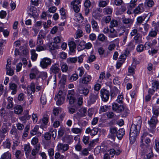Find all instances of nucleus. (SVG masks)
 Wrapping results in <instances>:
<instances>
[{"label":"nucleus","instance_id":"nucleus-1","mask_svg":"<svg viewBox=\"0 0 159 159\" xmlns=\"http://www.w3.org/2000/svg\"><path fill=\"white\" fill-rule=\"evenodd\" d=\"M140 129H139L137 126L134 125H132L130 129L129 138L130 142H133L135 141L136 137L139 134Z\"/></svg>","mask_w":159,"mask_h":159},{"label":"nucleus","instance_id":"nucleus-2","mask_svg":"<svg viewBox=\"0 0 159 159\" xmlns=\"http://www.w3.org/2000/svg\"><path fill=\"white\" fill-rule=\"evenodd\" d=\"M99 92L94 91L90 93L89 99L87 101V104L90 106L94 104L99 98Z\"/></svg>","mask_w":159,"mask_h":159},{"label":"nucleus","instance_id":"nucleus-3","mask_svg":"<svg viewBox=\"0 0 159 159\" xmlns=\"http://www.w3.org/2000/svg\"><path fill=\"white\" fill-rule=\"evenodd\" d=\"M151 136L150 134H148V133L147 132H144L141 136V141H140V147L142 148L143 149V148H147V145H145L143 143V142H145V143L148 145L150 142V140L149 138L147 137L148 136ZM143 151L144 150V149H143Z\"/></svg>","mask_w":159,"mask_h":159},{"label":"nucleus","instance_id":"nucleus-4","mask_svg":"<svg viewBox=\"0 0 159 159\" xmlns=\"http://www.w3.org/2000/svg\"><path fill=\"white\" fill-rule=\"evenodd\" d=\"M87 114V108L82 107L79 109L78 112L74 115L73 118L74 119H75L79 120L81 117L85 116Z\"/></svg>","mask_w":159,"mask_h":159},{"label":"nucleus","instance_id":"nucleus-5","mask_svg":"<svg viewBox=\"0 0 159 159\" xmlns=\"http://www.w3.org/2000/svg\"><path fill=\"white\" fill-rule=\"evenodd\" d=\"M52 63V60L48 57L41 59L40 62V66L43 69H47Z\"/></svg>","mask_w":159,"mask_h":159},{"label":"nucleus","instance_id":"nucleus-6","mask_svg":"<svg viewBox=\"0 0 159 159\" xmlns=\"http://www.w3.org/2000/svg\"><path fill=\"white\" fill-rule=\"evenodd\" d=\"M60 71V69L59 67V65L57 64H55L52 65L50 69V74H54L55 75V78L54 81V84H56V75L58 74Z\"/></svg>","mask_w":159,"mask_h":159},{"label":"nucleus","instance_id":"nucleus-7","mask_svg":"<svg viewBox=\"0 0 159 159\" xmlns=\"http://www.w3.org/2000/svg\"><path fill=\"white\" fill-rule=\"evenodd\" d=\"M75 93L73 90L69 91L67 95V100H69V103L72 104L76 101V99L75 97Z\"/></svg>","mask_w":159,"mask_h":159},{"label":"nucleus","instance_id":"nucleus-8","mask_svg":"<svg viewBox=\"0 0 159 159\" xmlns=\"http://www.w3.org/2000/svg\"><path fill=\"white\" fill-rule=\"evenodd\" d=\"M101 97L104 102H107L108 100L109 93L108 91L105 89H102L100 91Z\"/></svg>","mask_w":159,"mask_h":159},{"label":"nucleus","instance_id":"nucleus-9","mask_svg":"<svg viewBox=\"0 0 159 159\" xmlns=\"http://www.w3.org/2000/svg\"><path fill=\"white\" fill-rule=\"evenodd\" d=\"M92 80V77L89 75H85L79 79L80 83L84 84H88Z\"/></svg>","mask_w":159,"mask_h":159},{"label":"nucleus","instance_id":"nucleus-10","mask_svg":"<svg viewBox=\"0 0 159 159\" xmlns=\"http://www.w3.org/2000/svg\"><path fill=\"white\" fill-rule=\"evenodd\" d=\"M81 3V1L80 0H74L71 2V5L72 6L75 12L77 13L79 11V6L80 7V5H79Z\"/></svg>","mask_w":159,"mask_h":159},{"label":"nucleus","instance_id":"nucleus-11","mask_svg":"<svg viewBox=\"0 0 159 159\" xmlns=\"http://www.w3.org/2000/svg\"><path fill=\"white\" fill-rule=\"evenodd\" d=\"M158 122L157 117L153 116L148 121V123L151 128L154 129L156 128Z\"/></svg>","mask_w":159,"mask_h":159},{"label":"nucleus","instance_id":"nucleus-12","mask_svg":"<svg viewBox=\"0 0 159 159\" xmlns=\"http://www.w3.org/2000/svg\"><path fill=\"white\" fill-rule=\"evenodd\" d=\"M29 112L28 110H26L24 111L23 116L19 117L20 120L23 123H25L27 120H29L31 117V116L29 115Z\"/></svg>","mask_w":159,"mask_h":159},{"label":"nucleus","instance_id":"nucleus-13","mask_svg":"<svg viewBox=\"0 0 159 159\" xmlns=\"http://www.w3.org/2000/svg\"><path fill=\"white\" fill-rule=\"evenodd\" d=\"M69 148V145L67 144L59 143L57 146V150L58 152L62 151L64 152L67 151Z\"/></svg>","mask_w":159,"mask_h":159},{"label":"nucleus","instance_id":"nucleus-14","mask_svg":"<svg viewBox=\"0 0 159 159\" xmlns=\"http://www.w3.org/2000/svg\"><path fill=\"white\" fill-rule=\"evenodd\" d=\"M138 0H131L129 3H128L129 6V8H128L127 12L128 14H130L132 12V9L134 8L137 5V2Z\"/></svg>","mask_w":159,"mask_h":159},{"label":"nucleus","instance_id":"nucleus-15","mask_svg":"<svg viewBox=\"0 0 159 159\" xmlns=\"http://www.w3.org/2000/svg\"><path fill=\"white\" fill-rule=\"evenodd\" d=\"M91 5V2L90 0H85L84 2V10L85 11V14L87 15L89 12V8Z\"/></svg>","mask_w":159,"mask_h":159},{"label":"nucleus","instance_id":"nucleus-16","mask_svg":"<svg viewBox=\"0 0 159 159\" xmlns=\"http://www.w3.org/2000/svg\"><path fill=\"white\" fill-rule=\"evenodd\" d=\"M7 64L6 66V74L10 76H12L14 73V71L11 67V62L7 61Z\"/></svg>","mask_w":159,"mask_h":159},{"label":"nucleus","instance_id":"nucleus-17","mask_svg":"<svg viewBox=\"0 0 159 159\" xmlns=\"http://www.w3.org/2000/svg\"><path fill=\"white\" fill-rule=\"evenodd\" d=\"M145 7V5L143 3L139 4L138 6L134 9V11L135 14L142 12L144 11Z\"/></svg>","mask_w":159,"mask_h":159},{"label":"nucleus","instance_id":"nucleus-18","mask_svg":"<svg viewBox=\"0 0 159 159\" xmlns=\"http://www.w3.org/2000/svg\"><path fill=\"white\" fill-rule=\"evenodd\" d=\"M112 109L117 112L120 113L121 112V110L123 109L122 105L118 106L116 103H113L112 104Z\"/></svg>","mask_w":159,"mask_h":159},{"label":"nucleus","instance_id":"nucleus-19","mask_svg":"<svg viewBox=\"0 0 159 159\" xmlns=\"http://www.w3.org/2000/svg\"><path fill=\"white\" fill-rule=\"evenodd\" d=\"M157 30L155 29V30L152 29L149 33L146 39L148 40H150L151 39V37H155L157 34Z\"/></svg>","mask_w":159,"mask_h":159},{"label":"nucleus","instance_id":"nucleus-20","mask_svg":"<svg viewBox=\"0 0 159 159\" xmlns=\"http://www.w3.org/2000/svg\"><path fill=\"white\" fill-rule=\"evenodd\" d=\"M36 8L34 7H31L30 8V13H29V16L30 17H33L34 19H36L37 15L35 13H36Z\"/></svg>","mask_w":159,"mask_h":159},{"label":"nucleus","instance_id":"nucleus-21","mask_svg":"<svg viewBox=\"0 0 159 159\" xmlns=\"http://www.w3.org/2000/svg\"><path fill=\"white\" fill-rule=\"evenodd\" d=\"M17 86L16 85L15 83H10L9 84V89L12 90L11 92L12 94H16L17 92Z\"/></svg>","mask_w":159,"mask_h":159},{"label":"nucleus","instance_id":"nucleus-22","mask_svg":"<svg viewBox=\"0 0 159 159\" xmlns=\"http://www.w3.org/2000/svg\"><path fill=\"white\" fill-rule=\"evenodd\" d=\"M55 99L56 100L57 105H60L63 103L65 100V97H61L59 96L57 97H55Z\"/></svg>","mask_w":159,"mask_h":159},{"label":"nucleus","instance_id":"nucleus-23","mask_svg":"<svg viewBox=\"0 0 159 159\" xmlns=\"http://www.w3.org/2000/svg\"><path fill=\"white\" fill-rule=\"evenodd\" d=\"M68 45L70 51L72 52H75L76 47L75 43L73 41H70L68 43Z\"/></svg>","mask_w":159,"mask_h":159},{"label":"nucleus","instance_id":"nucleus-24","mask_svg":"<svg viewBox=\"0 0 159 159\" xmlns=\"http://www.w3.org/2000/svg\"><path fill=\"white\" fill-rule=\"evenodd\" d=\"M125 133V130L124 129H120L117 132L116 135L118 138L121 139Z\"/></svg>","mask_w":159,"mask_h":159},{"label":"nucleus","instance_id":"nucleus-25","mask_svg":"<svg viewBox=\"0 0 159 159\" xmlns=\"http://www.w3.org/2000/svg\"><path fill=\"white\" fill-rule=\"evenodd\" d=\"M14 113L17 114H21L23 111L22 107L20 105H17L14 108Z\"/></svg>","mask_w":159,"mask_h":159},{"label":"nucleus","instance_id":"nucleus-26","mask_svg":"<svg viewBox=\"0 0 159 159\" xmlns=\"http://www.w3.org/2000/svg\"><path fill=\"white\" fill-rule=\"evenodd\" d=\"M142 36L139 34H137L134 38L135 43H142Z\"/></svg>","mask_w":159,"mask_h":159},{"label":"nucleus","instance_id":"nucleus-27","mask_svg":"<svg viewBox=\"0 0 159 159\" xmlns=\"http://www.w3.org/2000/svg\"><path fill=\"white\" fill-rule=\"evenodd\" d=\"M40 148V144H37L35 147V148L33 149L31 152V155L36 157L37 154L39 152Z\"/></svg>","mask_w":159,"mask_h":159},{"label":"nucleus","instance_id":"nucleus-28","mask_svg":"<svg viewBox=\"0 0 159 159\" xmlns=\"http://www.w3.org/2000/svg\"><path fill=\"white\" fill-rule=\"evenodd\" d=\"M61 70L63 72H67L68 69L67 64L65 63L62 62L60 64Z\"/></svg>","mask_w":159,"mask_h":159},{"label":"nucleus","instance_id":"nucleus-29","mask_svg":"<svg viewBox=\"0 0 159 159\" xmlns=\"http://www.w3.org/2000/svg\"><path fill=\"white\" fill-rule=\"evenodd\" d=\"M119 21H118L117 20H111L110 28L117 26L122 27V24H120Z\"/></svg>","mask_w":159,"mask_h":159},{"label":"nucleus","instance_id":"nucleus-30","mask_svg":"<svg viewBox=\"0 0 159 159\" xmlns=\"http://www.w3.org/2000/svg\"><path fill=\"white\" fill-rule=\"evenodd\" d=\"M35 85L34 83H32L30 85L28 86L27 88V91L28 93H31L30 91H31L33 93L35 92Z\"/></svg>","mask_w":159,"mask_h":159},{"label":"nucleus","instance_id":"nucleus-31","mask_svg":"<svg viewBox=\"0 0 159 159\" xmlns=\"http://www.w3.org/2000/svg\"><path fill=\"white\" fill-rule=\"evenodd\" d=\"M30 52L31 55V59L32 61H35L37 59L38 54L36 53L34 49H33L30 50Z\"/></svg>","mask_w":159,"mask_h":159},{"label":"nucleus","instance_id":"nucleus-32","mask_svg":"<svg viewBox=\"0 0 159 159\" xmlns=\"http://www.w3.org/2000/svg\"><path fill=\"white\" fill-rule=\"evenodd\" d=\"M110 34H109V37L111 38H114L117 36V34L115 30L111 27L110 28Z\"/></svg>","mask_w":159,"mask_h":159},{"label":"nucleus","instance_id":"nucleus-33","mask_svg":"<svg viewBox=\"0 0 159 159\" xmlns=\"http://www.w3.org/2000/svg\"><path fill=\"white\" fill-rule=\"evenodd\" d=\"M44 36L43 35L39 34L38 36L37 44L39 45H41L43 44V42L42 39L44 38Z\"/></svg>","mask_w":159,"mask_h":159},{"label":"nucleus","instance_id":"nucleus-34","mask_svg":"<svg viewBox=\"0 0 159 159\" xmlns=\"http://www.w3.org/2000/svg\"><path fill=\"white\" fill-rule=\"evenodd\" d=\"M134 47L135 44H134V42L131 41L128 44L127 50L128 51H130L134 49Z\"/></svg>","mask_w":159,"mask_h":159},{"label":"nucleus","instance_id":"nucleus-35","mask_svg":"<svg viewBox=\"0 0 159 159\" xmlns=\"http://www.w3.org/2000/svg\"><path fill=\"white\" fill-rule=\"evenodd\" d=\"M78 75L76 73L73 74L68 78V80L70 82H73L76 80L78 79Z\"/></svg>","mask_w":159,"mask_h":159},{"label":"nucleus","instance_id":"nucleus-36","mask_svg":"<svg viewBox=\"0 0 159 159\" xmlns=\"http://www.w3.org/2000/svg\"><path fill=\"white\" fill-rule=\"evenodd\" d=\"M77 61L76 57H69L67 59L66 62L68 64L75 63Z\"/></svg>","mask_w":159,"mask_h":159},{"label":"nucleus","instance_id":"nucleus-37","mask_svg":"<svg viewBox=\"0 0 159 159\" xmlns=\"http://www.w3.org/2000/svg\"><path fill=\"white\" fill-rule=\"evenodd\" d=\"M142 124V120L140 117H138L136 119V121L134 122V123L133 125H134L137 126L139 129H140L141 127V125Z\"/></svg>","mask_w":159,"mask_h":159},{"label":"nucleus","instance_id":"nucleus-38","mask_svg":"<svg viewBox=\"0 0 159 159\" xmlns=\"http://www.w3.org/2000/svg\"><path fill=\"white\" fill-rule=\"evenodd\" d=\"M110 154L111 155V157H113L114 155L116 154L118 155L120 153V152L119 150H117L116 151L115 149L113 148L111 149L109 151Z\"/></svg>","mask_w":159,"mask_h":159},{"label":"nucleus","instance_id":"nucleus-39","mask_svg":"<svg viewBox=\"0 0 159 159\" xmlns=\"http://www.w3.org/2000/svg\"><path fill=\"white\" fill-rule=\"evenodd\" d=\"M123 26L124 28H127L130 26L132 24V22L129 20H122Z\"/></svg>","mask_w":159,"mask_h":159},{"label":"nucleus","instance_id":"nucleus-40","mask_svg":"<svg viewBox=\"0 0 159 159\" xmlns=\"http://www.w3.org/2000/svg\"><path fill=\"white\" fill-rule=\"evenodd\" d=\"M109 2V0H102L99 3V6L101 7L106 6Z\"/></svg>","mask_w":159,"mask_h":159},{"label":"nucleus","instance_id":"nucleus-41","mask_svg":"<svg viewBox=\"0 0 159 159\" xmlns=\"http://www.w3.org/2000/svg\"><path fill=\"white\" fill-rule=\"evenodd\" d=\"M1 159H11V154L8 152L4 153L2 155Z\"/></svg>","mask_w":159,"mask_h":159},{"label":"nucleus","instance_id":"nucleus-42","mask_svg":"<svg viewBox=\"0 0 159 159\" xmlns=\"http://www.w3.org/2000/svg\"><path fill=\"white\" fill-rule=\"evenodd\" d=\"M149 152H146L144 156V158L146 159H151L153 156L152 152L150 150H149Z\"/></svg>","mask_w":159,"mask_h":159},{"label":"nucleus","instance_id":"nucleus-43","mask_svg":"<svg viewBox=\"0 0 159 159\" xmlns=\"http://www.w3.org/2000/svg\"><path fill=\"white\" fill-rule=\"evenodd\" d=\"M85 42L83 41H81L80 42L78 45L77 49L79 51L82 50L84 48V44Z\"/></svg>","mask_w":159,"mask_h":159},{"label":"nucleus","instance_id":"nucleus-44","mask_svg":"<svg viewBox=\"0 0 159 159\" xmlns=\"http://www.w3.org/2000/svg\"><path fill=\"white\" fill-rule=\"evenodd\" d=\"M103 13L105 14H111L112 12V9L109 7H107L103 9Z\"/></svg>","mask_w":159,"mask_h":159},{"label":"nucleus","instance_id":"nucleus-45","mask_svg":"<svg viewBox=\"0 0 159 159\" xmlns=\"http://www.w3.org/2000/svg\"><path fill=\"white\" fill-rule=\"evenodd\" d=\"M83 35L82 31L81 30L78 29L76 31L75 38V39H78L82 37Z\"/></svg>","mask_w":159,"mask_h":159},{"label":"nucleus","instance_id":"nucleus-46","mask_svg":"<svg viewBox=\"0 0 159 159\" xmlns=\"http://www.w3.org/2000/svg\"><path fill=\"white\" fill-rule=\"evenodd\" d=\"M62 38L60 35L54 37L53 39L54 43L57 44L59 43L62 41Z\"/></svg>","mask_w":159,"mask_h":159},{"label":"nucleus","instance_id":"nucleus-47","mask_svg":"<svg viewBox=\"0 0 159 159\" xmlns=\"http://www.w3.org/2000/svg\"><path fill=\"white\" fill-rule=\"evenodd\" d=\"M71 131L73 133L75 134H80L82 131L81 128H73L71 129Z\"/></svg>","mask_w":159,"mask_h":159},{"label":"nucleus","instance_id":"nucleus-48","mask_svg":"<svg viewBox=\"0 0 159 159\" xmlns=\"http://www.w3.org/2000/svg\"><path fill=\"white\" fill-rule=\"evenodd\" d=\"M123 109L121 110V112H124L123 115L125 116H126L129 113V111L127 107L125 106H122Z\"/></svg>","mask_w":159,"mask_h":159},{"label":"nucleus","instance_id":"nucleus-49","mask_svg":"<svg viewBox=\"0 0 159 159\" xmlns=\"http://www.w3.org/2000/svg\"><path fill=\"white\" fill-rule=\"evenodd\" d=\"M60 12L61 16V19H66V16L65 10L62 7L60 10Z\"/></svg>","mask_w":159,"mask_h":159},{"label":"nucleus","instance_id":"nucleus-50","mask_svg":"<svg viewBox=\"0 0 159 159\" xmlns=\"http://www.w3.org/2000/svg\"><path fill=\"white\" fill-rule=\"evenodd\" d=\"M145 4L148 7H152L154 4L153 0H146Z\"/></svg>","mask_w":159,"mask_h":159},{"label":"nucleus","instance_id":"nucleus-51","mask_svg":"<svg viewBox=\"0 0 159 159\" xmlns=\"http://www.w3.org/2000/svg\"><path fill=\"white\" fill-rule=\"evenodd\" d=\"M3 146L5 148H9L11 147V143L9 139H7L3 143Z\"/></svg>","mask_w":159,"mask_h":159},{"label":"nucleus","instance_id":"nucleus-52","mask_svg":"<svg viewBox=\"0 0 159 159\" xmlns=\"http://www.w3.org/2000/svg\"><path fill=\"white\" fill-rule=\"evenodd\" d=\"M39 126L38 125L35 126L33 129L30 131V134L32 135L36 134L37 131L39 129Z\"/></svg>","mask_w":159,"mask_h":159},{"label":"nucleus","instance_id":"nucleus-53","mask_svg":"<svg viewBox=\"0 0 159 159\" xmlns=\"http://www.w3.org/2000/svg\"><path fill=\"white\" fill-rule=\"evenodd\" d=\"M77 70L79 71V75L80 77H81L84 73V69L83 67H79L77 69Z\"/></svg>","mask_w":159,"mask_h":159},{"label":"nucleus","instance_id":"nucleus-54","mask_svg":"<svg viewBox=\"0 0 159 159\" xmlns=\"http://www.w3.org/2000/svg\"><path fill=\"white\" fill-rule=\"evenodd\" d=\"M128 8H129V6L128 4H126L122 5L120 9V10L122 12H124L127 9L128 10Z\"/></svg>","mask_w":159,"mask_h":159},{"label":"nucleus","instance_id":"nucleus-55","mask_svg":"<svg viewBox=\"0 0 159 159\" xmlns=\"http://www.w3.org/2000/svg\"><path fill=\"white\" fill-rule=\"evenodd\" d=\"M80 92L81 93L83 94L85 96H87L89 92V90L87 88H84L80 90Z\"/></svg>","mask_w":159,"mask_h":159},{"label":"nucleus","instance_id":"nucleus-56","mask_svg":"<svg viewBox=\"0 0 159 159\" xmlns=\"http://www.w3.org/2000/svg\"><path fill=\"white\" fill-rule=\"evenodd\" d=\"M24 150L26 155L28 154L31 151L30 145H24Z\"/></svg>","mask_w":159,"mask_h":159},{"label":"nucleus","instance_id":"nucleus-57","mask_svg":"<svg viewBox=\"0 0 159 159\" xmlns=\"http://www.w3.org/2000/svg\"><path fill=\"white\" fill-rule=\"evenodd\" d=\"M159 49V46H156L155 48L153 49H151V51H148L149 54H153L157 53Z\"/></svg>","mask_w":159,"mask_h":159},{"label":"nucleus","instance_id":"nucleus-58","mask_svg":"<svg viewBox=\"0 0 159 159\" xmlns=\"http://www.w3.org/2000/svg\"><path fill=\"white\" fill-rule=\"evenodd\" d=\"M144 46L142 44L138 45L136 48V50L137 52H141L144 50Z\"/></svg>","mask_w":159,"mask_h":159},{"label":"nucleus","instance_id":"nucleus-59","mask_svg":"<svg viewBox=\"0 0 159 159\" xmlns=\"http://www.w3.org/2000/svg\"><path fill=\"white\" fill-rule=\"evenodd\" d=\"M67 78V75H62L60 80V81L62 84H65L66 82Z\"/></svg>","mask_w":159,"mask_h":159},{"label":"nucleus","instance_id":"nucleus-60","mask_svg":"<svg viewBox=\"0 0 159 159\" xmlns=\"http://www.w3.org/2000/svg\"><path fill=\"white\" fill-rule=\"evenodd\" d=\"M98 40L101 41H104L107 40V38L103 34H101L98 37Z\"/></svg>","mask_w":159,"mask_h":159},{"label":"nucleus","instance_id":"nucleus-61","mask_svg":"<svg viewBox=\"0 0 159 159\" xmlns=\"http://www.w3.org/2000/svg\"><path fill=\"white\" fill-rule=\"evenodd\" d=\"M23 156L21 154V152L20 151L17 150L16 151L15 153V156L16 158L18 159H21V157Z\"/></svg>","mask_w":159,"mask_h":159},{"label":"nucleus","instance_id":"nucleus-62","mask_svg":"<svg viewBox=\"0 0 159 159\" xmlns=\"http://www.w3.org/2000/svg\"><path fill=\"white\" fill-rule=\"evenodd\" d=\"M48 118L47 117H44L41 120V123H43L44 125H47L48 122Z\"/></svg>","mask_w":159,"mask_h":159},{"label":"nucleus","instance_id":"nucleus-63","mask_svg":"<svg viewBox=\"0 0 159 159\" xmlns=\"http://www.w3.org/2000/svg\"><path fill=\"white\" fill-rule=\"evenodd\" d=\"M41 102L43 105H44L46 102V98L44 95H42L40 98Z\"/></svg>","mask_w":159,"mask_h":159},{"label":"nucleus","instance_id":"nucleus-64","mask_svg":"<svg viewBox=\"0 0 159 159\" xmlns=\"http://www.w3.org/2000/svg\"><path fill=\"white\" fill-rule=\"evenodd\" d=\"M152 86L156 89H159V82L157 81H155L152 83Z\"/></svg>","mask_w":159,"mask_h":159}]
</instances>
